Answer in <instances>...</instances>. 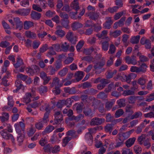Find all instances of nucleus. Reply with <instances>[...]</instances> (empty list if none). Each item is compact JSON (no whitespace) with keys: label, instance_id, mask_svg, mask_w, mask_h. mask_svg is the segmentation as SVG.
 Here are the masks:
<instances>
[{"label":"nucleus","instance_id":"37998d69","mask_svg":"<svg viewBox=\"0 0 154 154\" xmlns=\"http://www.w3.org/2000/svg\"><path fill=\"white\" fill-rule=\"evenodd\" d=\"M35 131V129L32 127L29 128L27 129V134L29 136H32Z\"/></svg>","mask_w":154,"mask_h":154},{"label":"nucleus","instance_id":"423d86ee","mask_svg":"<svg viewBox=\"0 0 154 154\" xmlns=\"http://www.w3.org/2000/svg\"><path fill=\"white\" fill-rule=\"evenodd\" d=\"M54 116L55 117L54 123L53 124H59L63 120V115L60 111L55 112Z\"/></svg>","mask_w":154,"mask_h":154},{"label":"nucleus","instance_id":"6ab92c4d","mask_svg":"<svg viewBox=\"0 0 154 154\" xmlns=\"http://www.w3.org/2000/svg\"><path fill=\"white\" fill-rule=\"evenodd\" d=\"M70 7L72 9L76 11H78L80 9V8L78 0H74L71 3Z\"/></svg>","mask_w":154,"mask_h":154},{"label":"nucleus","instance_id":"09e8293b","mask_svg":"<svg viewBox=\"0 0 154 154\" xmlns=\"http://www.w3.org/2000/svg\"><path fill=\"white\" fill-rule=\"evenodd\" d=\"M116 50V48L115 46L113 44H111L110 45L108 53L109 54H112L115 52Z\"/></svg>","mask_w":154,"mask_h":154},{"label":"nucleus","instance_id":"ea45409f","mask_svg":"<svg viewBox=\"0 0 154 154\" xmlns=\"http://www.w3.org/2000/svg\"><path fill=\"white\" fill-rule=\"evenodd\" d=\"M17 61L16 63L14 64V65L16 68H18L23 64L22 60L19 57H18L17 60Z\"/></svg>","mask_w":154,"mask_h":154},{"label":"nucleus","instance_id":"69168bd1","mask_svg":"<svg viewBox=\"0 0 154 154\" xmlns=\"http://www.w3.org/2000/svg\"><path fill=\"white\" fill-rule=\"evenodd\" d=\"M118 7L117 6H114L112 7H109L108 8V11L111 13H113L117 11Z\"/></svg>","mask_w":154,"mask_h":154},{"label":"nucleus","instance_id":"052dcab7","mask_svg":"<svg viewBox=\"0 0 154 154\" xmlns=\"http://www.w3.org/2000/svg\"><path fill=\"white\" fill-rule=\"evenodd\" d=\"M74 59L73 57H67L64 61V63L66 64H69L73 61Z\"/></svg>","mask_w":154,"mask_h":154},{"label":"nucleus","instance_id":"473e14b6","mask_svg":"<svg viewBox=\"0 0 154 154\" xmlns=\"http://www.w3.org/2000/svg\"><path fill=\"white\" fill-rule=\"evenodd\" d=\"M63 65L61 60H57L54 63V66L57 70H58L63 67Z\"/></svg>","mask_w":154,"mask_h":154},{"label":"nucleus","instance_id":"dca6fc26","mask_svg":"<svg viewBox=\"0 0 154 154\" xmlns=\"http://www.w3.org/2000/svg\"><path fill=\"white\" fill-rule=\"evenodd\" d=\"M136 140V138L134 137L129 138L125 142L126 146L128 148L131 147L134 143Z\"/></svg>","mask_w":154,"mask_h":154},{"label":"nucleus","instance_id":"58836bf2","mask_svg":"<svg viewBox=\"0 0 154 154\" xmlns=\"http://www.w3.org/2000/svg\"><path fill=\"white\" fill-rule=\"evenodd\" d=\"M69 23V21L68 20H65L62 19L61 20V24L62 26V28L64 27L66 29H68L69 28L68 24Z\"/></svg>","mask_w":154,"mask_h":154},{"label":"nucleus","instance_id":"4be33fe9","mask_svg":"<svg viewBox=\"0 0 154 154\" xmlns=\"http://www.w3.org/2000/svg\"><path fill=\"white\" fill-rule=\"evenodd\" d=\"M84 74L82 71H78L75 74V76L77 81L81 80L83 78Z\"/></svg>","mask_w":154,"mask_h":154},{"label":"nucleus","instance_id":"864d4df0","mask_svg":"<svg viewBox=\"0 0 154 154\" xmlns=\"http://www.w3.org/2000/svg\"><path fill=\"white\" fill-rule=\"evenodd\" d=\"M141 148L138 146L137 145L134 146V150L137 154H140L142 152Z\"/></svg>","mask_w":154,"mask_h":154},{"label":"nucleus","instance_id":"ddd939ff","mask_svg":"<svg viewBox=\"0 0 154 154\" xmlns=\"http://www.w3.org/2000/svg\"><path fill=\"white\" fill-rule=\"evenodd\" d=\"M106 22L103 24L104 27L106 29H109L110 28L111 25L113 22L111 20V17H108L106 18Z\"/></svg>","mask_w":154,"mask_h":154},{"label":"nucleus","instance_id":"c85d7f7f","mask_svg":"<svg viewBox=\"0 0 154 154\" xmlns=\"http://www.w3.org/2000/svg\"><path fill=\"white\" fill-rule=\"evenodd\" d=\"M141 98L142 97L140 96H132L128 98V100L129 103L133 104L135 103L137 99H141Z\"/></svg>","mask_w":154,"mask_h":154},{"label":"nucleus","instance_id":"f3484780","mask_svg":"<svg viewBox=\"0 0 154 154\" xmlns=\"http://www.w3.org/2000/svg\"><path fill=\"white\" fill-rule=\"evenodd\" d=\"M24 133H20L18 134L17 140L18 143V145L20 146L22 144L25 138Z\"/></svg>","mask_w":154,"mask_h":154},{"label":"nucleus","instance_id":"7ed1b4c3","mask_svg":"<svg viewBox=\"0 0 154 154\" xmlns=\"http://www.w3.org/2000/svg\"><path fill=\"white\" fill-rule=\"evenodd\" d=\"M17 134L24 133L25 124L22 122H20L15 124L14 125Z\"/></svg>","mask_w":154,"mask_h":154},{"label":"nucleus","instance_id":"2f4dec72","mask_svg":"<svg viewBox=\"0 0 154 154\" xmlns=\"http://www.w3.org/2000/svg\"><path fill=\"white\" fill-rule=\"evenodd\" d=\"M122 32L120 30H116L114 31H110L109 35L114 38H116L119 36Z\"/></svg>","mask_w":154,"mask_h":154},{"label":"nucleus","instance_id":"4d7b16f0","mask_svg":"<svg viewBox=\"0 0 154 154\" xmlns=\"http://www.w3.org/2000/svg\"><path fill=\"white\" fill-rule=\"evenodd\" d=\"M20 5L24 7H27L29 5V2L28 0H22L20 2Z\"/></svg>","mask_w":154,"mask_h":154},{"label":"nucleus","instance_id":"9d476101","mask_svg":"<svg viewBox=\"0 0 154 154\" xmlns=\"http://www.w3.org/2000/svg\"><path fill=\"white\" fill-rule=\"evenodd\" d=\"M14 26L15 25L16 29L21 30L23 28V23L20 21V19L18 17L14 18Z\"/></svg>","mask_w":154,"mask_h":154},{"label":"nucleus","instance_id":"338daca9","mask_svg":"<svg viewBox=\"0 0 154 154\" xmlns=\"http://www.w3.org/2000/svg\"><path fill=\"white\" fill-rule=\"evenodd\" d=\"M32 8L34 10H36L39 12H41L42 11V9L38 4H33L32 5Z\"/></svg>","mask_w":154,"mask_h":154},{"label":"nucleus","instance_id":"bb28decb","mask_svg":"<svg viewBox=\"0 0 154 154\" xmlns=\"http://www.w3.org/2000/svg\"><path fill=\"white\" fill-rule=\"evenodd\" d=\"M148 66L145 63H143L139 67V73H145L147 71Z\"/></svg>","mask_w":154,"mask_h":154},{"label":"nucleus","instance_id":"20e7f679","mask_svg":"<svg viewBox=\"0 0 154 154\" xmlns=\"http://www.w3.org/2000/svg\"><path fill=\"white\" fill-rule=\"evenodd\" d=\"M86 17L94 20H96L100 18V14L97 11H88L85 14Z\"/></svg>","mask_w":154,"mask_h":154},{"label":"nucleus","instance_id":"49530a36","mask_svg":"<svg viewBox=\"0 0 154 154\" xmlns=\"http://www.w3.org/2000/svg\"><path fill=\"white\" fill-rule=\"evenodd\" d=\"M108 41L103 42L102 43V48L104 51H107L108 49L109 43Z\"/></svg>","mask_w":154,"mask_h":154},{"label":"nucleus","instance_id":"e433bc0d","mask_svg":"<svg viewBox=\"0 0 154 154\" xmlns=\"http://www.w3.org/2000/svg\"><path fill=\"white\" fill-rule=\"evenodd\" d=\"M135 91L134 90H128L123 91L122 94L124 96H127L134 95L135 94Z\"/></svg>","mask_w":154,"mask_h":154},{"label":"nucleus","instance_id":"603ef678","mask_svg":"<svg viewBox=\"0 0 154 154\" xmlns=\"http://www.w3.org/2000/svg\"><path fill=\"white\" fill-rule=\"evenodd\" d=\"M145 125L144 123H142L140 126L137 127V130H136V132L137 134H139L142 131V129L144 128Z\"/></svg>","mask_w":154,"mask_h":154},{"label":"nucleus","instance_id":"7c9ffc66","mask_svg":"<svg viewBox=\"0 0 154 154\" xmlns=\"http://www.w3.org/2000/svg\"><path fill=\"white\" fill-rule=\"evenodd\" d=\"M84 117V115L80 114L76 116H73L72 117L69 118V119L70 120H75L76 121H78L82 119Z\"/></svg>","mask_w":154,"mask_h":154},{"label":"nucleus","instance_id":"9b49d317","mask_svg":"<svg viewBox=\"0 0 154 154\" xmlns=\"http://www.w3.org/2000/svg\"><path fill=\"white\" fill-rule=\"evenodd\" d=\"M62 26H61L58 25L56 27L57 30L55 32V34L58 36L60 37H63L65 35V32L62 30Z\"/></svg>","mask_w":154,"mask_h":154},{"label":"nucleus","instance_id":"3c124183","mask_svg":"<svg viewBox=\"0 0 154 154\" xmlns=\"http://www.w3.org/2000/svg\"><path fill=\"white\" fill-rule=\"evenodd\" d=\"M71 139L72 137H64L63 140V146H66Z\"/></svg>","mask_w":154,"mask_h":154},{"label":"nucleus","instance_id":"cd10ccee","mask_svg":"<svg viewBox=\"0 0 154 154\" xmlns=\"http://www.w3.org/2000/svg\"><path fill=\"white\" fill-rule=\"evenodd\" d=\"M64 91L66 93H68L70 94H75L76 93L75 87H72L71 88H64Z\"/></svg>","mask_w":154,"mask_h":154},{"label":"nucleus","instance_id":"bf43d9fd","mask_svg":"<svg viewBox=\"0 0 154 154\" xmlns=\"http://www.w3.org/2000/svg\"><path fill=\"white\" fill-rule=\"evenodd\" d=\"M148 97L146 100V101L150 102L154 100V92L147 96Z\"/></svg>","mask_w":154,"mask_h":154},{"label":"nucleus","instance_id":"774afa93","mask_svg":"<svg viewBox=\"0 0 154 154\" xmlns=\"http://www.w3.org/2000/svg\"><path fill=\"white\" fill-rule=\"evenodd\" d=\"M10 43L7 41H2L0 43V47L6 48L9 46Z\"/></svg>","mask_w":154,"mask_h":154},{"label":"nucleus","instance_id":"79ce46f5","mask_svg":"<svg viewBox=\"0 0 154 154\" xmlns=\"http://www.w3.org/2000/svg\"><path fill=\"white\" fill-rule=\"evenodd\" d=\"M45 124L41 120L39 122L36 123L35 125V128L38 130H41L43 128L44 125Z\"/></svg>","mask_w":154,"mask_h":154},{"label":"nucleus","instance_id":"f8f14e48","mask_svg":"<svg viewBox=\"0 0 154 154\" xmlns=\"http://www.w3.org/2000/svg\"><path fill=\"white\" fill-rule=\"evenodd\" d=\"M23 29L25 30H28L30 28L34 26V23L30 21L26 20L23 23Z\"/></svg>","mask_w":154,"mask_h":154},{"label":"nucleus","instance_id":"f704fd0d","mask_svg":"<svg viewBox=\"0 0 154 154\" xmlns=\"http://www.w3.org/2000/svg\"><path fill=\"white\" fill-rule=\"evenodd\" d=\"M140 36L138 35L132 37L131 39V42L133 44H137L139 42Z\"/></svg>","mask_w":154,"mask_h":154},{"label":"nucleus","instance_id":"c756f323","mask_svg":"<svg viewBox=\"0 0 154 154\" xmlns=\"http://www.w3.org/2000/svg\"><path fill=\"white\" fill-rule=\"evenodd\" d=\"M31 94L30 93H26L25 95L23 98V101L26 103H28L31 102L30 98L31 97Z\"/></svg>","mask_w":154,"mask_h":154},{"label":"nucleus","instance_id":"a211bd4d","mask_svg":"<svg viewBox=\"0 0 154 154\" xmlns=\"http://www.w3.org/2000/svg\"><path fill=\"white\" fill-rule=\"evenodd\" d=\"M41 14L34 11H32L31 14V18L35 20H38L41 17Z\"/></svg>","mask_w":154,"mask_h":154},{"label":"nucleus","instance_id":"5fc2aeb1","mask_svg":"<svg viewBox=\"0 0 154 154\" xmlns=\"http://www.w3.org/2000/svg\"><path fill=\"white\" fill-rule=\"evenodd\" d=\"M47 143L48 140L45 137L42 138L39 142L40 144L42 146H45Z\"/></svg>","mask_w":154,"mask_h":154},{"label":"nucleus","instance_id":"4468645a","mask_svg":"<svg viewBox=\"0 0 154 154\" xmlns=\"http://www.w3.org/2000/svg\"><path fill=\"white\" fill-rule=\"evenodd\" d=\"M34 2L39 5L40 7H42L43 9H45L47 7V3L45 0H35Z\"/></svg>","mask_w":154,"mask_h":154},{"label":"nucleus","instance_id":"0eeeda50","mask_svg":"<svg viewBox=\"0 0 154 154\" xmlns=\"http://www.w3.org/2000/svg\"><path fill=\"white\" fill-rule=\"evenodd\" d=\"M67 39L73 44H75L77 41L76 38L71 31H69L67 32L66 36Z\"/></svg>","mask_w":154,"mask_h":154},{"label":"nucleus","instance_id":"393cba45","mask_svg":"<svg viewBox=\"0 0 154 154\" xmlns=\"http://www.w3.org/2000/svg\"><path fill=\"white\" fill-rule=\"evenodd\" d=\"M83 26V25L81 23L78 22H75L72 24V27L73 30H75Z\"/></svg>","mask_w":154,"mask_h":154},{"label":"nucleus","instance_id":"c03bdc74","mask_svg":"<svg viewBox=\"0 0 154 154\" xmlns=\"http://www.w3.org/2000/svg\"><path fill=\"white\" fill-rule=\"evenodd\" d=\"M83 113L86 116L91 117L93 116V113L91 109H90L88 108L85 109L83 111Z\"/></svg>","mask_w":154,"mask_h":154},{"label":"nucleus","instance_id":"a19ab883","mask_svg":"<svg viewBox=\"0 0 154 154\" xmlns=\"http://www.w3.org/2000/svg\"><path fill=\"white\" fill-rule=\"evenodd\" d=\"M42 102L43 101H34L31 103L30 105L32 108H36L41 105Z\"/></svg>","mask_w":154,"mask_h":154},{"label":"nucleus","instance_id":"2eb2a0df","mask_svg":"<svg viewBox=\"0 0 154 154\" xmlns=\"http://www.w3.org/2000/svg\"><path fill=\"white\" fill-rule=\"evenodd\" d=\"M107 31L104 30L102 32L101 34L98 33L96 34V35L99 38H101L102 39L107 38V40L108 41H109L110 39L107 36Z\"/></svg>","mask_w":154,"mask_h":154},{"label":"nucleus","instance_id":"c9c22d12","mask_svg":"<svg viewBox=\"0 0 154 154\" xmlns=\"http://www.w3.org/2000/svg\"><path fill=\"white\" fill-rule=\"evenodd\" d=\"M146 134H143L138 137L137 141L139 144L142 145L143 143V142L146 140Z\"/></svg>","mask_w":154,"mask_h":154},{"label":"nucleus","instance_id":"f257e3e1","mask_svg":"<svg viewBox=\"0 0 154 154\" xmlns=\"http://www.w3.org/2000/svg\"><path fill=\"white\" fill-rule=\"evenodd\" d=\"M133 129L125 132H119L118 135V137L120 141H124V140L129 138L130 135L134 131Z\"/></svg>","mask_w":154,"mask_h":154},{"label":"nucleus","instance_id":"72a5a7b5","mask_svg":"<svg viewBox=\"0 0 154 154\" xmlns=\"http://www.w3.org/2000/svg\"><path fill=\"white\" fill-rule=\"evenodd\" d=\"M126 14V11L125 10L117 13L114 16V19L117 20L119 19L122 16Z\"/></svg>","mask_w":154,"mask_h":154},{"label":"nucleus","instance_id":"0e129e2a","mask_svg":"<svg viewBox=\"0 0 154 154\" xmlns=\"http://www.w3.org/2000/svg\"><path fill=\"white\" fill-rule=\"evenodd\" d=\"M66 134L68 136H70L73 138H76L77 137V135L75 134V132L73 130H70L68 131Z\"/></svg>","mask_w":154,"mask_h":154},{"label":"nucleus","instance_id":"39448f33","mask_svg":"<svg viewBox=\"0 0 154 154\" xmlns=\"http://www.w3.org/2000/svg\"><path fill=\"white\" fill-rule=\"evenodd\" d=\"M105 122L104 118H100L95 117L92 119L90 122V124L91 126H94L101 125Z\"/></svg>","mask_w":154,"mask_h":154},{"label":"nucleus","instance_id":"a18cd8bd","mask_svg":"<svg viewBox=\"0 0 154 154\" xmlns=\"http://www.w3.org/2000/svg\"><path fill=\"white\" fill-rule=\"evenodd\" d=\"M39 93L42 94L47 92L48 88L46 86H41L38 88Z\"/></svg>","mask_w":154,"mask_h":154},{"label":"nucleus","instance_id":"aec40b11","mask_svg":"<svg viewBox=\"0 0 154 154\" xmlns=\"http://www.w3.org/2000/svg\"><path fill=\"white\" fill-rule=\"evenodd\" d=\"M25 34L27 37L33 39L36 37V35L35 33L30 31H26Z\"/></svg>","mask_w":154,"mask_h":154},{"label":"nucleus","instance_id":"8fccbe9b","mask_svg":"<svg viewBox=\"0 0 154 154\" xmlns=\"http://www.w3.org/2000/svg\"><path fill=\"white\" fill-rule=\"evenodd\" d=\"M94 130L92 128H90L89 129V132L86 134L85 135V137L86 139L88 140L89 139L91 140L92 139V136L91 133H93L92 131Z\"/></svg>","mask_w":154,"mask_h":154},{"label":"nucleus","instance_id":"b1692460","mask_svg":"<svg viewBox=\"0 0 154 154\" xmlns=\"http://www.w3.org/2000/svg\"><path fill=\"white\" fill-rule=\"evenodd\" d=\"M60 47L61 51L66 52L68 50L69 47V44L66 42L61 43L60 44Z\"/></svg>","mask_w":154,"mask_h":154},{"label":"nucleus","instance_id":"6e6552de","mask_svg":"<svg viewBox=\"0 0 154 154\" xmlns=\"http://www.w3.org/2000/svg\"><path fill=\"white\" fill-rule=\"evenodd\" d=\"M63 85V84L60 82L59 79L57 77H55L53 79L50 86L51 87H61Z\"/></svg>","mask_w":154,"mask_h":154},{"label":"nucleus","instance_id":"f03ea898","mask_svg":"<svg viewBox=\"0 0 154 154\" xmlns=\"http://www.w3.org/2000/svg\"><path fill=\"white\" fill-rule=\"evenodd\" d=\"M1 135L4 139L10 140L12 142L13 145H15V139L12 134L7 132L5 130H4L2 131Z\"/></svg>","mask_w":154,"mask_h":154},{"label":"nucleus","instance_id":"e2e57ef3","mask_svg":"<svg viewBox=\"0 0 154 154\" xmlns=\"http://www.w3.org/2000/svg\"><path fill=\"white\" fill-rule=\"evenodd\" d=\"M97 97L98 98L105 99L107 97V95L103 92H101L97 95Z\"/></svg>","mask_w":154,"mask_h":154},{"label":"nucleus","instance_id":"de8ad7c7","mask_svg":"<svg viewBox=\"0 0 154 154\" xmlns=\"http://www.w3.org/2000/svg\"><path fill=\"white\" fill-rule=\"evenodd\" d=\"M122 154H133L132 150L129 148H123L122 150Z\"/></svg>","mask_w":154,"mask_h":154},{"label":"nucleus","instance_id":"4c0bfd02","mask_svg":"<svg viewBox=\"0 0 154 154\" xmlns=\"http://www.w3.org/2000/svg\"><path fill=\"white\" fill-rule=\"evenodd\" d=\"M68 72V69L66 67H64L58 72V75L60 77H63L66 75Z\"/></svg>","mask_w":154,"mask_h":154},{"label":"nucleus","instance_id":"6e6d98bb","mask_svg":"<svg viewBox=\"0 0 154 154\" xmlns=\"http://www.w3.org/2000/svg\"><path fill=\"white\" fill-rule=\"evenodd\" d=\"M8 105L11 107H13L14 102L13 100V97L12 96H9L8 97Z\"/></svg>","mask_w":154,"mask_h":154},{"label":"nucleus","instance_id":"1a4fd4ad","mask_svg":"<svg viewBox=\"0 0 154 154\" xmlns=\"http://www.w3.org/2000/svg\"><path fill=\"white\" fill-rule=\"evenodd\" d=\"M125 62L128 64H131L135 65L137 64V60L136 57L132 56L131 57L129 56H127L125 58Z\"/></svg>","mask_w":154,"mask_h":154},{"label":"nucleus","instance_id":"13d9d810","mask_svg":"<svg viewBox=\"0 0 154 154\" xmlns=\"http://www.w3.org/2000/svg\"><path fill=\"white\" fill-rule=\"evenodd\" d=\"M84 41L83 40L80 41L76 46V48L78 51H79L84 44Z\"/></svg>","mask_w":154,"mask_h":154},{"label":"nucleus","instance_id":"a878e982","mask_svg":"<svg viewBox=\"0 0 154 154\" xmlns=\"http://www.w3.org/2000/svg\"><path fill=\"white\" fill-rule=\"evenodd\" d=\"M105 63L104 60H103L102 61H100L96 63L94 66V67L95 69H101L104 66Z\"/></svg>","mask_w":154,"mask_h":154},{"label":"nucleus","instance_id":"412c9836","mask_svg":"<svg viewBox=\"0 0 154 154\" xmlns=\"http://www.w3.org/2000/svg\"><path fill=\"white\" fill-rule=\"evenodd\" d=\"M9 116L8 113L3 112L2 115L0 116V119L2 122L8 121L9 119Z\"/></svg>","mask_w":154,"mask_h":154},{"label":"nucleus","instance_id":"680f3d73","mask_svg":"<svg viewBox=\"0 0 154 154\" xmlns=\"http://www.w3.org/2000/svg\"><path fill=\"white\" fill-rule=\"evenodd\" d=\"M124 112V111L122 109H119L116 111L115 113V116L116 118H118L122 115Z\"/></svg>","mask_w":154,"mask_h":154},{"label":"nucleus","instance_id":"5701e85b","mask_svg":"<svg viewBox=\"0 0 154 154\" xmlns=\"http://www.w3.org/2000/svg\"><path fill=\"white\" fill-rule=\"evenodd\" d=\"M113 125L112 124H107L104 127V129L106 133L110 134L113 129Z\"/></svg>","mask_w":154,"mask_h":154}]
</instances>
